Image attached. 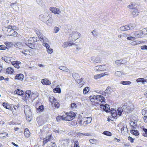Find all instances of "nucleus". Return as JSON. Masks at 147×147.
I'll return each instance as SVG.
<instances>
[{
    "instance_id": "1",
    "label": "nucleus",
    "mask_w": 147,
    "mask_h": 147,
    "mask_svg": "<svg viewBox=\"0 0 147 147\" xmlns=\"http://www.w3.org/2000/svg\"><path fill=\"white\" fill-rule=\"evenodd\" d=\"M24 113L26 117V119L28 120L29 122H30L32 116V112L30 107L28 105H26L24 106Z\"/></svg>"
},
{
    "instance_id": "2",
    "label": "nucleus",
    "mask_w": 147,
    "mask_h": 147,
    "mask_svg": "<svg viewBox=\"0 0 147 147\" xmlns=\"http://www.w3.org/2000/svg\"><path fill=\"white\" fill-rule=\"evenodd\" d=\"M66 116L65 117L64 120L67 121H70L72 120L76 116V114L73 112L67 113H66Z\"/></svg>"
},
{
    "instance_id": "3",
    "label": "nucleus",
    "mask_w": 147,
    "mask_h": 147,
    "mask_svg": "<svg viewBox=\"0 0 147 147\" xmlns=\"http://www.w3.org/2000/svg\"><path fill=\"white\" fill-rule=\"evenodd\" d=\"M72 41H75L79 38L80 34L77 32H73L70 35Z\"/></svg>"
},
{
    "instance_id": "4",
    "label": "nucleus",
    "mask_w": 147,
    "mask_h": 147,
    "mask_svg": "<svg viewBox=\"0 0 147 147\" xmlns=\"http://www.w3.org/2000/svg\"><path fill=\"white\" fill-rule=\"evenodd\" d=\"M50 17L49 14L47 12H46L44 14H41L39 16L40 19L43 22L45 21Z\"/></svg>"
},
{
    "instance_id": "5",
    "label": "nucleus",
    "mask_w": 147,
    "mask_h": 147,
    "mask_svg": "<svg viewBox=\"0 0 147 147\" xmlns=\"http://www.w3.org/2000/svg\"><path fill=\"white\" fill-rule=\"evenodd\" d=\"M91 60L94 63H98L101 61V58L99 56H92L91 58Z\"/></svg>"
},
{
    "instance_id": "6",
    "label": "nucleus",
    "mask_w": 147,
    "mask_h": 147,
    "mask_svg": "<svg viewBox=\"0 0 147 147\" xmlns=\"http://www.w3.org/2000/svg\"><path fill=\"white\" fill-rule=\"evenodd\" d=\"M50 10L52 13H54L55 14H59L61 13V11L60 9L56 7H51L50 9Z\"/></svg>"
},
{
    "instance_id": "7",
    "label": "nucleus",
    "mask_w": 147,
    "mask_h": 147,
    "mask_svg": "<svg viewBox=\"0 0 147 147\" xmlns=\"http://www.w3.org/2000/svg\"><path fill=\"white\" fill-rule=\"evenodd\" d=\"M104 104L102 103L100 105V107L102 108H103L104 110L106 112H109L110 111L109 105L107 104L104 105Z\"/></svg>"
},
{
    "instance_id": "8",
    "label": "nucleus",
    "mask_w": 147,
    "mask_h": 147,
    "mask_svg": "<svg viewBox=\"0 0 147 147\" xmlns=\"http://www.w3.org/2000/svg\"><path fill=\"white\" fill-rule=\"evenodd\" d=\"M11 7L12 8L14 12H17L19 9L18 5L16 3H11L10 4Z\"/></svg>"
},
{
    "instance_id": "9",
    "label": "nucleus",
    "mask_w": 147,
    "mask_h": 147,
    "mask_svg": "<svg viewBox=\"0 0 147 147\" xmlns=\"http://www.w3.org/2000/svg\"><path fill=\"white\" fill-rule=\"evenodd\" d=\"M14 46L16 48H18L19 49H23L24 47V45L23 43L20 42H16L15 43Z\"/></svg>"
},
{
    "instance_id": "10",
    "label": "nucleus",
    "mask_w": 147,
    "mask_h": 147,
    "mask_svg": "<svg viewBox=\"0 0 147 147\" xmlns=\"http://www.w3.org/2000/svg\"><path fill=\"white\" fill-rule=\"evenodd\" d=\"M128 132L127 128L126 125H123L121 129V133L123 135H125Z\"/></svg>"
},
{
    "instance_id": "11",
    "label": "nucleus",
    "mask_w": 147,
    "mask_h": 147,
    "mask_svg": "<svg viewBox=\"0 0 147 147\" xmlns=\"http://www.w3.org/2000/svg\"><path fill=\"white\" fill-rule=\"evenodd\" d=\"M143 34V32L141 30L137 31L134 33L135 37L136 38L141 37Z\"/></svg>"
},
{
    "instance_id": "12",
    "label": "nucleus",
    "mask_w": 147,
    "mask_h": 147,
    "mask_svg": "<svg viewBox=\"0 0 147 147\" xmlns=\"http://www.w3.org/2000/svg\"><path fill=\"white\" fill-rule=\"evenodd\" d=\"M69 141V140L66 139L61 140V143L64 147H67L68 146Z\"/></svg>"
},
{
    "instance_id": "13",
    "label": "nucleus",
    "mask_w": 147,
    "mask_h": 147,
    "mask_svg": "<svg viewBox=\"0 0 147 147\" xmlns=\"http://www.w3.org/2000/svg\"><path fill=\"white\" fill-rule=\"evenodd\" d=\"M46 21V24L49 26H51L52 25L53 19L51 17H49Z\"/></svg>"
},
{
    "instance_id": "14",
    "label": "nucleus",
    "mask_w": 147,
    "mask_h": 147,
    "mask_svg": "<svg viewBox=\"0 0 147 147\" xmlns=\"http://www.w3.org/2000/svg\"><path fill=\"white\" fill-rule=\"evenodd\" d=\"M110 111L111 112V115L113 117H115L117 116V112L114 109H111Z\"/></svg>"
},
{
    "instance_id": "15",
    "label": "nucleus",
    "mask_w": 147,
    "mask_h": 147,
    "mask_svg": "<svg viewBox=\"0 0 147 147\" xmlns=\"http://www.w3.org/2000/svg\"><path fill=\"white\" fill-rule=\"evenodd\" d=\"M41 83L43 85H49L51 84V82L47 79H44L42 80Z\"/></svg>"
},
{
    "instance_id": "16",
    "label": "nucleus",
    "mask_w": 147,
    "mask_h": 147,
    "mask_svg": "<svg viewBox=\"0 0 147 147\" xmlns=\"http://www.w3.org/2000/svg\"><path fill=\"white\" fill-rule=\"evenodd\" d=\"M24 75L21 74H17L15 77V79L19 80H22L24 78Z\"/></svg>"
},
{
    "instance_id": "17",
    "label": "nucleus",
    "mask_w": 147,
    "mask_h": 147,
    "mask_svg": "<svg viewBox=\"0 0 147 147\" xmlns=\"http://www.w3.org/2000/svg\"><path fill=\"white\" fill-rule=\"evenodd\" d=\"M21 63L20 62L18 61H13L12 62V64L13 66L16 68H19L20 67L19 65Z\"/></svg>"
},
{
    "instance_id": "18",
    "label": "nucleus",
    "mask_w": 147,
    "mask_h": 147,
    "mask_svg": "<svg viewBox=\"0 0 147 147\" xmlns=\"http://www.w3.org/2000/svg\"><path fill=\"white\" fill-rule=\"evenodd\" d=\"M96 99H99V101L101 102V103L104 104L105 102L104 97L102 95H97L96 96Z\"/></svg>"
},
{
    "instance_id": "19",
    "label": "nucleus",
    "mask_w": 147,
    "mask_h": 147,
    "mask_svg": "<svg viewBox=\"0 0 147 147\" xmlns=\"http://www.w3.org/2000/svg\"><path fill=\"white\" fill-rule=\"evenodd\" d=\"M51 137V135L49 136H47L46 138L43 139V145H44L46 143L50 140Z\"/></svg>"
},
{
    "instance_id": "20",
    "label": "nucleus",
    "mask_w": 147,
    "mask_h": 147,
    "mask_svg": "<svg viewBox=\"0 0 147 147\" xmlns=\"http://www.w3.org/2000/svg\"><path fill=\"white\" fill-rule=\"evenodd\" d=\"M84 121H85V124L90 123L92 121V119L90 117H85L84 118Z\"/></svg>"
},
{
    "instance_id": "21",
    "label": "nucleus",
    "mask_w": 147,
    "mask_h": 147,
    "mask_svg": "<svg viewBox=\"0 0 147 147\" xmlns=\"http://www.w3.org/2000/svg\"><path fill=\"white\" fill-rule=\"evenodd\" d=\"M13 30L10 28H7V30L6 34L8 36H11L12 35Z\"/></svg>"
},
{
    "instance_id": "22",
    "label": "nucleus",
    "mask_w": 147,
    "mask_h": 147,
    "mask_svg": "<svg viewBox=\"0 0 147 147\" xmlns=\"http://www.w3.org/2000/svg\"><path fill=\"white\" fill-rule=\"evenodd\" d=\"M139 13L137 9H134L132 12V13L134 16V17H135L138 15Z\"/></svg>"
},
{
    "instance_id": "23",
    "label": "nucleus",
    "mask_w": 147,
    "mask_h": 147,
    "mask_svg": "<svg viewBox=\"0 0 147 147\" xmlns=\"http://www.w3.org/2000/svg\"><path fill=\"white\" fill-rule=\"evenodd\" d=\"M5 45H6L7 49H8L9 48L13 45V43L11 42H4Z\"/></svg>"
},
{
    "instance_id": "24",
    "label": "nucleus",
    "mask_w": 147,
    "mask_h": 147,
    "mask_svg": "<svg viewBox=\"0 0 147 147\" xmlns=\"http://www.w3.org/2000/svg\"><path fill=\"white\" fill-rule=\"evenodd\" d=\"M49 101L51 103L52 106H53V103L54 102L56 101V100L53 96H51L49 97Z\"/></svg>"
},
{
    "instance_id": "25",
    "label": "nucleus",
    "mask_w": 147,
    "mask_h": 147,
    "mask_svg": "<svg viewBox=\"0 0 147 147\" xmlns=\"http://www.w3.org/2000/svg\"><path fill=\"white\" fill-rule=\"evenodd\" d=\"M59 69L61 70L64 71L66 72H69V69L67 68V67L65 66H60L59 68Z\"/></svg>"
},
{
    "instance_id": "26",
    "label": "nucleus",
    "mask_w": 147,
    "mask_h": 147,
    "mask_svg": "<svg viewBox=\"0 0 147 147\" xmlns=\"http://www.w3.org/2000/svg\"><path fill=\"white\" fill-rule=\"evenodd\" d=\"M100 71H106L107 69L106 66L105 65H99Z\"/></svg>"
},
{
    "instance_id": "27",
    "label": "nucleus",
    "mask_w": 147,
    "mask_h": 147,
    "mask_svg": "<svg viewBox=\"0 0 147 147\" xmlns=\"http://www.w3.org/2000/svg\"><path fill=\"white\" fill-rule=\"evenodd\" d=\"M38 104V103H37L36 105V108L37 109V110L38 111H42L44 109V106L42 105H41L39 106L38 107H37V105Z\"/></svg>"
},
{
    "instance_id": "28",
    "label": "nucleus",
    "mask_w": 147,
    "mask_h": 147,
    "mask_svg": "<svg viewBox=\"0 0 147 147\" xmlns=\"http://www.w3.org/2000/svg\"><path fill=\"white\" fill-rule=\"evenodd\" d=\"M136 81L138 82H141L143 84H144L146 82V80H145L144 78H138L137 79Z\"/></svg>"
},
{
    "instance_id": "29",
    "label": "nucleus",
    "mask_w": 147,
    "mask_h": 147,
    "mask_svg": "<svg viewBox=\"0 0 147 147\" xmlns=\"http://www.w3.org/2000/svg\"><path fill=\"white\" fill-rule=\"evenodd\" d=\"M37 41V39L36 37H31L29 39L28 42H30L33 43L35 42H36Z\"/></svg>"
},
{
    "instance_id": "30",
    "label": "nucleus",
    "mask_w": 147,
    "mask_h": 147,
    "mask_svg": "<svg viewBox=\"0 0 147 147\" xmlns=\"http://www.w3.org/2000/svg\"><path fill=\"white\" fill-rule=\"evenodd\" d=\"M30 133L27 128L25 129L24 134L25 136L27 138L30 135Z\"/></svg>"
},
{
    "instance_id": "31",
    "label": "nucleus",
    "mask_w": 147,
    "mask_h": 147,
    "mask_svg": "<svg viewBox=\"0 0 147 147\" xmlns=\"http://www.w3.org/2000/svg\"><path fill=\"white\" fill-rule=\"evenodd\" d=\"M2 59L4 60L5 62L7 63H9L10 61V57H2Z\"/></svg>"
},
{
    "instance_id": "32",
    "label": "nucleus",
    "mask_w": 147,
    "mask_h": 147,
    "mask_svg": "<svg viewBox=\"0 0 147 147\" xmlns=\"http://www.w3.org/2000/svg\"><path fill=\"white\" fill-rule=\"evenodd\" d=\"M13 69L11 67H9L7 68L6 72L8 74H11L13 72Z\"/></svg>"
},
{
    "instance_id": "33",
    "label": "nucleus",
    "mask_w": 147,
    "mask_h": 147,
    "mask_svg": "<svg viewBox=\"0 0 147 147\" xmlns=\"http://www.w3.org/2000/svg\"><path fill=\"white\" fill-rule=\"evenodd\" d=\"M25 44L26 45L31 49H33L34 48V46L33 43L28 42L26 43Z\"/></svg>"
},
{
    "instance_id": "34",
    "label": "nucleus",
    "mask_w": 147,
    "mask_h": 147,
    "mask_svg": "<svg viewBox=\"0 0 147 147\" xmlns=\"http://www.w3.org/2000/svg\"><path fill=\"white\" fill-rule=\"evenodd\" d=\"M129 30L134 29L136 27V25L135 24H130L128 25Z\"/></svg>"
},
{
    "instance_id": "35",
    "label": "nucleus",
    "mask_w": 147,
    "mask_h": 147,
    "mask_svg": "<svg viewBox=\"0 0 147 147\" xmlns=\"http://www.w3.org/2000/svg\"><path fill=\"white\" fill-rule=\"evenodd\" d=\"M130 132L132 134L135 136L138 135L139 134L138 131L137 130L132 129L130 130Z\"/></svg>"
},
{
    "instance_id": "36",
    "label": "nucleus",
    "mask_w": 147,
    "mask_h": 147,
    "mask_svg": "<svg viewBox=\"0 0 147 147\" xmlns=\"http://www.w3.org/2000/svg\"><path fill=\"white\" fill-rule=\"evenodd\" d=\"M122 109V111L125 112H128L129 111V110H128L127 107L125 105H123L122 107H121Z\"/></svg>"
},
{
    "instance_id": "37",
    "label": "nucleus",
    "mask_w": 147,
    "mask_h": 147,
    "mask_svg": "<svg viewBox=\"0 0 147 147\" xmlns=\"http://www.w3.org/2000/svg\"><path fill=\"white\" fill-rule=\"evenodd\" d=\"M131 82L130 81H121L120 82V84L123 85H128L131 84Z\"/></svg>"
},
{
    "instance_id": "38",
    "label": "nucleus",
    "mask_w": 147,
    "mask_h": 147,
    "mask_svg": "<svg viewBox=\"0 0 147 147\" xmlns=\"http://www.w3.org/2000/svg\"><path fill=\"white\" fill-rule=\"evenodd\" d=\"M84 118H82L81 120L80 121H79L78 122V123L80 125H85L86 124H85V121H84L83 120Z\"/></svg>"
},
{
    "instance_id": "39",
    "label": "nucleus",
    "mask_w": 147,
    "mask_h": 147,
    "mask_svg": "<svg viewBox=\"0 0 147 147\" xmlns=\"http://www.w3.org/2000/svg\"><path fill=\"white\" fill-rule=\"evenodd\" d=\"M103 134L108 136H110L112 135V134L111 132L107 131H104L103 133Z\"/></svg>"
},
{
    "instance_id": "40",
    "label": "nucleus",
    "mask_w": 147,
    "mask_h": 147,
    "mask_svg": "<svg viewBox=\"0 0 147 147\" xmlns=\"http://www.w3.org/2000/svg\"><path fill=\"white\" fill-rule=\"evenodd\" d=\"M65 117L63 116H58L56 118V120L57 121H59L62 120H64Z\"/></svg>"
},
{
    "instance_id": "41",
    "label": "nucleus",
    "mask_w": 147,
    "mask_h": 147,
    "mask_svg": "<svg viewBox=\"0 0 147 147\" xmlns=\"http://www.w3.org/2000/svg\"><path fill=\"white\" fill-rule=\"evenodd\" d=\"M104 74L103 73L101 74H98L94 76V78L96 79H98V78H100L101 77L103 76Z\"/></svg>"
},
{
    "instance_id": "42",
    "label": "nucleus",
    "mask_w": 147,
    "mask_h": 147,
    "mask_svg": "<svg viewBox=\"0 0 147 147\" xmlns=\"http://www.w3.org/2000/svg\"><path fill=\"white\" fill-rule=\"evenodd\" d=\"M117 111V114L119 116L121 115L122 112H123V111H122V109L121 108H118Z\"/></svg>"
},
{
    "instance_id": "43",
    "label": "nucleus",
    "mask_w": 147,
    "mask_h": 147,
    "mask_svg": "<svg viewBox=\"0 0 147 147\" xmlns=\"http://www.w3.org/2000/svg\"><path fill=\"white\" fill-rule=\"evenodd\" d=\"M89 91V88L86 87L84 88L83 90V93L84 94H86Z\"/></svg>"
},
{
    "instance_id": "44",
    "label": "nucleus",
    "mask_w": 147,
    "mask_h": 147,
    "mask_svg": "<svg viewBox=\"0 0 147 147\" xmlns=\"http://www.w3.org/2000/svg\"><path fill=\"white\" fill-rule=\"evenodd\" d=\"M54 92L55 93H60L61 92V89L60 88H55L54 89Z\"/></svg>"
},
{
    "instance_id": "45",
    "label": "nucleus",
    "mask_w": 147,
    "mask_h": 147,
    "mask_svg": "<svg viewBox=\"0 0 147 147\" xmlns=\"http://www.w3.org/2000/svg\"><path fill=\"white\" fill-rule=\"evenodd\" d=\"M96 96L92 95L90 96V99L91 102L94 101V100L96 99Z\"/></svg>"
},
{
    "instance_id": "46",
    "label": "nucleus",
    "mask_w": 147,
    "mask_h": 147,
    "mask_svg": "<svg viewBox=\"0 0 147 147\" xmlns=\"http://www.w3.org/2000/svg\"><path fill=\"white\" fill-rule=\"evenodd\" d=\"M53 103V106H54L56 108H59V104L58 102H57V100H56V101H55Z\"/></svg>"
},
{
    "instance_id": "47",
    "label": "nucleus",
    "mask_w": 147,
    "mask_h": 147,
    "mask_svg": "<svg viewBox=\"0 0 147 147\" xmlns=\"http://www.w3.org/2000/svg\"><path fill=\"white\" fill-rule=\"evenodd\" d=\"M123 61V60H117L115 61V63L117 65H119L123 63H122Z\"/></svg>"
},
{
    "instance_id": "48",
    "label": "nucleus",
    "mask_w": 147,
    "mask_h": 147,
    "mask_svg": "<svg viewBox=\"0 0 147 147\" xmlns=\"http://www.w3.org/2000/svg\"><path fill=\"white\" fill-rule=\"evenodd\" d=\"M14 93L20 95H23L24 93V92L22 90H21L20 91L18 92L17 91V90H16L14 91Z\"/></svg>"
},
{
    "instance_id": "49",
    "label": "nucleus",
    "mask_w": 147,
    "mask_h": 147,
    "mask_svg": "<svg viewBox=\"0 0 147 147\" xmlns=\"http://www.w3.org/2000/svg\"><path fill=\"white\" fill-rule=\"evenodd\" d=\"M131 126L135 128L137 125V122L134 121L133 122H131Z\"/></svg>"
},
{
    "instance_id": "50",
    "label": "nucleus",
    "mask_w": 147,
    "mask_h": 147,
    "mask_svg": "<svg viewBox=\"0 0 147 147\" xmlns=\"http://www.w3.org/2000/svg\"><path fill=\"white\" fill-rule=\"evenodd\" d=\"M47 51L48 53L51 54L53 52V49H52L49 48L47 49Z\"/></svg>"
},
{
    "instance_id": "51",
    "label": "nucleus",
    "mask_w": 147,
    "mask_h": 147,
    "mask_svg": "<svg viewBox=\"0 0 147 147\" xmlns=\"http://www.w3.org/2000/svg\"><path fill=\"white\" fill-rule=\"evenodd\" d=\"M115 75L117 76L120 77L122 75V74L120 71H117L115 73Z\"/></svg>"
},
{
    "instance_id": "52",
    "label": "nucleus",
    "mask_w": 147,
    "mask_h": 147,
    "mask_svg": "<svg viewBox=\"0 0 147 147\" xmlns=\"http://www.w3.org/2000/svg\"><path fill=\"white\" fill-rule=\"evenodd\" d=\"M5 134L6 135V136L8 135V134L4 132H3L1 133H0V138L5 137V136L3 135H4Z\"/></svg>"
},
{
    "instance_id": "53",
    "label": "nucleus",
    "mask_w": 147,
    "mask_h": 147,
    "mask_svg": "<svg viewBox=\"0 0 147 147\" xmlns=\"http://www.w3.org/2000/svg\"><path fill=\"white\" fill-rule=\"evenodd\" d=\"M39 37V39H40V41H42V39H44V38H45V37L42 34H39L38 35H37Z\"/></svg>"
},
{
    "instance_id": "54",
    "label": "nucleus",
    "mask_w": 147,
    "mask_h": 147,
    "mask_svg": "<svg viewBox=\"0 0 147 147\" xmlns=\"http://www.w3.org/2000/svg\"><path fill=\"white\" fill-rule=\"evenodd\" d=\"M60 29L57 27H55L54 28V32L55 33H57L59 30Z\"/></svg>"
},
{
    "instance_id": "55",
    "label": "nucleus",
    "mask_w": 147,
    "mask_h": 147,
    "mask_svg": "<svg viewBox=\"0 0 147 147\" xmlns=\"http://www.w3.org/2000/svg\"><path fill=\"white\" fill-rule=\"evenodd\" d=\"M143 130L144 131L143 134V135L145 137H147V129L144 128Z\"/></svg>"
},
{
    "instance_id": "56",
    "label": "nucleus",
    "mask_w": 147,
    "mask_h": 147,
    "mask_svg": "<svg viewBox=\"0 0 147 147\" xmlns=\"http://www.w3.org/2000/svg\"><path fill=\"white\" fill-rule=\"evenodd\" d=\"M127 7L130 9H133L134 8V5L133 3H131Z\"/></svg>"
},
{
    "instance_id": "57",
    "label": "nucleus",
    "mask_w": 147,
    "mask_h": 147,
    "mask_svg": "<svg viewBox=\"0 0 147 147\" xmlns=\"http://www.w3.org/2000/svg\"><path fill=\"white\" fill-rule=\"evenodd\" d=\"M12 34H13L12 35V36H13L14 37H16L18 35L17 32L16 31H15L14 30H13Z\"/></svg>"
},
{
    "instance_id": "58",
    "label": "nucleus",
    "mask_w": 147,
    "mask_h": 147,
    "mask_svg": "<svg viewBox=\"0 0 147 147\" xmlns=\"http://www.w3.org/2000/svg\"><path fill=\"white\" fill-rule=\"evenodd\" d=\"M57 146L55 143H52L49 144V147H56Z\"/></svg>"
},
{
    "instance_id": "59",
    "label": "nucleus",
    "mask_w": 147,
    "mask_h": 147,
    "mask_svg": "<svg viewBox=\"0 0 147 147\" xmlns=\"http://www.w3.org/2000/svg\"><path fill=\"white\" fill-rule=\"evenodd\" d=\"M7 49V47H6L4 45H0V49L1 50H5Z\"/></svg>"
},
{
    "instance_id": "60",
    "label": "nucleus",
    "mask_w": 147,
    "mask_h": 147,
    "mask_svg": "<svg viewBox=\"0 0 147 147\" xmlns=\"http://www.w3.org/2000/svg\"><path fill=\"white\" fill-rule=\"evenodd\" d=\"M74 147H80L79 146V143L78 141H75Z\"/></svg>"
},
{
    "instance_id": "61",
    "label": "nucleus",
    "mask_w": 147,
    "mask_h": 147,
    "mask_svg": "<svg viewBox=\"0 0 147 147\" xmlns=\"http://www.w3.org/2000/svg\"><path fill=\"white\" fill-rule=\"evenodd\" d=\"M31 91L30 90H27L26 91L25 94H27V95L28 96V97H30V96L31 95Z\"/></svg>"
},
{
    "instance_id": "62",
    "label": "nucleus",
    "mask_w": 147,
    "mask_h": 147,
    "mask_svg": "<svg viewBox=\"0 0 147 147\" xmlns=\"http://www.w3.org/2000/svg\"><path fill=\"white\" fill-rule=\"evenodd\" d=\"M42 44L44 46H45L46 47L47 49V48L48 49V48H49V47H50V46L46 42L43 43Z\"/></svg>"
},
{
    "instance_id": "63",
    "label": "nucleus",
    "mask_w": 147,
    "mask_h": 147,
    "mask_svg": "<svg viewBox=\"0 0 147 147\" xmlns=\"http://www.w3.org/2000/svg\"><path fill=\"white\" fill-rule=\"evenodd\" d=\"M68 46V42H65L63 44V47L64 48H66Z\"/></svg>"
},
{
    "instance_id": "64",
    "label": "nucleus",
    "mask_w": 147,
    "mask_h": 147,
    "mask_svg": "<svg viewBox=\"0 0 147 147\" xmlns=\"http://www.w3.org/2000/svg\"><path fill=\"white\" fill-rule=\"evenodd\" d=\"M141 48L142 50H147V46L144 45L141 47Z\"/></svg>"
}]
</instances>
